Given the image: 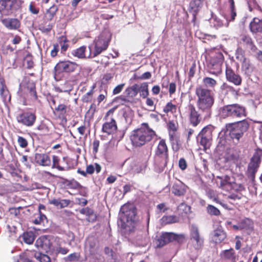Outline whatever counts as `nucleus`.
<instances>
[{
    "label": "nucleus",
    "mask_w": 262,
    "mask_h": 262,
    "mask_svg": "<svg viewBox=\"0 0 262 262\" xmlns=\"http://www.w3.org/2000/svg\"><path fill=\"white\" fill-rule=\"evenodd\" d=\"M249 127L246 120L234 123H227L223 128L219 137L218 147L226 149L227 157L229 160L237 161L239 151L231 148V144L237 145L242 142L244 134Z\"/></svg>",
    "instance_id": "f257e3e1"
},
{
    "label": "nucleus",
    "mask_w": 262,
    "mask_h": 262,
    "mask_svg": "<svg viewBox=\"0 0 262 262\" xmlns=\"http://www.w3.org/2000/svg\"><path fill=\"white\" fill-rule=\"evenodd\" d=\"M119 215V226L125 230V233L133 232L134 231L135 224L138 220L137 209L135 206L130 203L124 204L120 208Z\"/></svg>",
    "instance_id": "f03ea898"
},
{
    "label": "nucleus",
    "mask_w": 262,
    "mask_h": 262,
    "mask_svg": "<svg viewBox=\"0 0 262 262\" xmlns=\"http://www.w3.org/2000/svg\"><path fill=\"white\" fill-rule=\"evenodd\" d=\"M195 95L198 98L197 108H199L205 114H207L208 112L212 113V107L214 102L213 92L200 85L196 88Z\"/></svg>",
    "instance_id": "7ed1b4c3"
},
{
    "label": "nucleus",
    "mask_w": 262,
    "mask_h": 262,
    "mask_svg": "<svg viewBox=\"0 0 262 262\" xmlns=\"http://www.w3.org/2000/svg\"><path fill=\"white\" fill-rule=\"evenodd\" d=\"M155 135V132L149 127L147 123H143L142 127L133 132L130 140L134 146L140 147L151 141Z\"/></svg>",
    "instance_id": "20e7f679"
},
{
    "label": "nucleus",
    "mask_w": 262,
    "mask_h": 262,
    "mask_svg": "<svg viewBox=\"0 0 262 262\" xmlns=\"http://www.w3.org/2000/svg\"><path fill=\"white\" fill-rule=\"evenodd\" d=\"M169 160L168 149L165 140L159 141L155 154V165L159 172L162 171L167 166Z\"/></svg>",
    "instance_id": "39448f33"
},
{
    "label": "nucleus",
    "mask_w": 262,
    "mask_h": 262,
    "mask_svg": "<svg viewBox=\"0 0 262 262\" xmlns=\"http://www.w3.org/2000/svg\"><path fill=\"white\" fill-rule=\"evenodd\" d=\"M110 40L108 34L103 33L100 34L97 38L94 40L95 51L92 52V47L89 46V54L88 57L93 58L100 54L103 51H105L108 46Z\"/></svg>",
    "instance_id": "423d86ee"
},
{
    "label": "nucleus",
    "mask_w": 262,
    "mask_h": 262,
    "mask_svg": "<svg viewBox=\"0 0 262 262\" xmlns=\"http://www.w3.org/2000/svg\"><path fill=\"white\" fill-rule=\"evenodd\" d=\"M198 111L196 110L194 105L192 103H189L187 106L188 118L190 123L193 126H196L202 120L208 119L211 116L209 112L207 114L204 113L199 108Z\"/></svg>",
    "instance_id": "0eeeda50"
},
{
    "label": "nucleus",
    "mask_w": 262,
    "mask_h": 262,
    "mask_svg": "<svg viewBox=\"0 0 262 262\" xmlns=\"http://www.w3.org/2000/svg\"><path fill=\"white\" fill-rule=\"evenodd\" d=\"M21 0H0V13L3 15H10L20 9Z\"/></svg>",
    "instance_id": "6e6552de"
},
{
    "label": "nucleus",
    "mask_w": 262,
    "mask_h": 262,
    "mask_svg": "<svg viewBox=\"0 0 262 262\" xmlns=\"http://www.w3.org/2000/svg\"><path fill=\"white\" fill-rule=\"evenodd\" d=\"M115 108H111L106 114L104 119L105 122L102 125V132L108 135L114 134L117 129V125L115 119L112 117L109 118L110 115H113Z\"/></svg>",
    "instance_id": "1a4fd4ad"
},
{
    "label": "nucleus",
    "mask_w": 262,
    "mask_h": 262,
    "mask_svg": "<svg viewBox=\"0 0 262 262\" xmlns=\"http://www.w3.org/2000/svg\"><path fill=\"white\" fill-rule=\"evenodd\" d=\"M78 64L74 62L69 60L60 61L58 62L54 67V77L56 79V76L62 73H71L75 71Z\"/></svg>",
    "instance_id": "9d476101"
},
{
    "label": "nucleus",
    "mask_w": 262,
    "mask_h": 262,
    "mask_svg": "<svg viewBox=\"0 0 262 262\" xmlns=\"http://www.w3.org/2000/svg\"><path fill=\"white\" fill-rule=\"evenodd\" d=\"M21 91H24L23 97L28 98L33 100L37 99V93L35 89V84L32 81L25 80L20 84Z\"/></svg>",
    "instance_id": "9b49d317"
},
{
    "label": "nucleus",
    "mask_w": 262,
    "mask_h": 262,
    "mask_svg": "<svg viewBox=\"0 0 262 262\" xmlns=\"http://www.w3.org/2000/svg\"><path fill=\"white\" fill-rule=\"evenodd\" d=\"M181 237V235L172 232L163 233L155 238L156 247L161 248L174 241H179Z\"/></svg>",
    "instance_id": "f8f14e48"
},
{
    "label": "nucleus",
    "mask_w": 262,
    "mask_h": 262,
    "mask_svg": "<svg viewBox=\"0 0 262 262\" xmlns=\"http://www.w3.org/2000/svg\"><path fill=\"white\" fill-rule=\"evenodd\" d=\"M212 130L210 127L206 126L202 129L198 136V141L205 148H209L212 140Z\"/></svg>",
    "instance_id": "ddd939ff"
},
{
    "label": "nucleus",
    "mask_w": 262,
    "mask_h": 262,
    "mask_svg": "<svg viewBox=\"0 0 262 262\" xmlns=\"http://www.w3.org/2000/svg\"><path fill=\"white\" fill-rule=\"evenodd\" d=\"M190 239L194 248L200 249L204 243V239L201 236L198 227L195 225H192L190 228Z\"/></svg>",
    "instance_id": "4468645a"
},
{
    "label": "nucleus",
    "mask_w": 262,
    "mask_h": 262,
    "mask_svg": "<svg viewBox=\"0 0 262 262\" xmlns=\"http://www.w3.org/2000/svg\"><path fill=\"white\" fill-rule=\"evenodd\" d=\"M36 118V117L34 114L30 112H24L17 116L16 120L19 123L30 127L34 124Z\"/></svg>",
    "instance_id": "2eb2a0df"
},
{
    "label": "nucleus",
    "mask_w": 262,
    "mask_h": 262,
    "mask_svg": "<svg viewBox=\"0 0 262 262\" xmlns=\"http://www.w3.org/2000/svg\"><path fill=\"white\" fill-rule=\"evenodd\" d=\"M260 162V156L257 152H256L252 157L248 167V174L251 178H254L255 177Z\"/></svg>",
    "instance_id": "dca6fc26"
},
{
    "label": "nucleus",
    "mask_w": 262,
    "mask_h": 262,
    "mask_svg": "<svg viewBox=\"0 0 262 262\" xmlns=\"http://www.w3.org/2000/svg\"><path fill=\"white\" fill-rule=\"evenodd\" d=\"M226 76L228 81L233 83L236 85L241 84L242 79L241 76L236 73L230 68H227L226 70Z\"/></svg>",
    "instance_id": "f3484780"
},
{
    "label": "nucleus",
    "mask_w": 262,
    "mask_h": 262,
    "mask_svg": "<svg viewBox=\"0 0 262 262\" xmlns=\"http://www.w3.org/2000/svg\"><path fill=\"white\" fill-rule=\"evenodd\" d=\"M217 178L219 180V181L216 182L219 188L226 191L231 190V182L233 180L232 177L226 175L223 177H217Z\"/></svg>",
    "instance_id": "a211bd4d"
},
{
    "label": "nucleus",
    "mask_w": 262,
    "mask_h": 262,
    "mask_svg": "<svg viewBox=\"0 0 262 262\" xmlns=\"http://www.w3.org/2000/svg\"><path fill=\"white\" fill-rule=\"evenodd\" d=\"M187 187L182 182H175L171 187V192L176 196L184 195L186 192Z\"/></svg>",
    "instance_id": "6ab92c4d"
},
{
    "label": "nucleus",
    "mask_w": 262,
    "mask_h": 262,
    "mask_svg": "<svg viewBox=\"0 0 262 262\" xmlns=\"http://www.w3.org/2000/svg\"><path fill=\"white\" fill-rule=\"evenodd\" d=\"M204 0H191L189 3V11L193 15V19L196 18V15L201 9Z\"/></svg>",
    "instance_id": "aec40b11"
},
{
    "label": "nucleus",
    "mask_w": 262,
    "mask_h": 262,
    "mask_svg": "<svg viewBox=\"0 0 262 262\" xmlns=\"http://www.w3.org/2000/svg\"><path fill=\"white\" fill-rule=\"evenodd\" d=\"M35 246L38 248L47 251L50 249L51 243L48 236L42 235L36 240Z\"/></svg>",
    "instance_id": "412c9836"
},
{
    "label": "nucleus",
    "mask_w": 262,
    "mask_h": 262,
    "mask_svg": "<svg viewBox=\"0 0 262 262\" xmlns=\"http://www.w3.org/2000/svg\"><path fill=\"white\" fill-rule=\"evenodd\" d=\"M35 161L39 165L49 166L51 165V160L47 154L36 153L35 154Z\"/></svg>",
    "instance_id": "4be33fe9"
},
{
    "label": "nucleus",
    "mask_w": 262,
    "mask_h": 262,
    "mask_svg": "<svg viewBox=\"0 0 262 262\" xmlns=\"http://www.w3.org/2000/svg\"><path fill=\"white\" fill-rule=\"evenodd\" d=\"M249 27L252 33H262V20L257 17L254 18Z\"/></svg>",
    "instance_id": "5701e85b"
},
{
    "label": "nucleus",
    "mask_w": 262,
    "mask_h": 262,
    "mask_svg": "<svg viewBox=\"0 0 262 262\" xmlns=\"http://www.w3.org/2000/svg\"><path fill=\"white\" fill-rule=\"evenodd\" d=\"M226 238V233L221 228H217L214 230L212 234V239L216 243H220Z\"/></svg>",
    "instance_id": "b1692460"
},
{
    "label": "nucleus",
    "mask_w": 262,
    "mask_h": 262,
    "mask_svg": "<svg viewBox=\"0 0 262 262\" xmlns=\"http://www.w3.org/2000/svg\"><path fill=\"white\" fill-rule=\"evenodd\" d=\"M246 116V110L245 108L238 104H232V118L235 117H242Z\"/></svg>",
    "instance_id": "393cba45"
},
{
    "label": "nucleus",
    "mask_w": 262,
    "mask_h": 262,
    "mask_svg": "<svg viewBox=\"0 0 262 262\" xmlns=\"http://www.w3.org/2000/svg\"><path fill=\"white\" fill-rule=\"evenodd\" d=\"M220 256L221 258L224 260H228L231 262H235V254L232 248L223 251L221 253Z\"/></svg>",
    "instance_id": "a878e982"
},
{
    "label": "nucleus",
    "mask_w": 262,
    "mask_h": 262,
    "mask_svg": "<svg viewBox=\"0 0 262 262\" xmlns=\"http://www.w3.org/2000/svg\"><path fill=\"white\" fill-rule=\"evenodd\" d=\"M4 25L10 29H16L20 26V23L17 19L10 18L3 21Z\"/></svg>",
    "instance_id": "bb28decb"
},
{
    "label": "nucleus",
    "mask_w": 262,
    "mask_h": 262,
    "mask_svg": "<svg viewBox=\"0 0 262 262\" xmlns=\"http://www.w3.org/2000/svg\"><path fill=\"white\" fill-rule=\"evenodd\" d=\"M220 113L223 118H232V104L225 105L221 107Z\"/></svg>",
    "instance_id": "cd10ccee"
},
{
    "label": "nucleus",
    "mask_w": 262,
    "mask_h": 262,
    "mask_svg": "<svg viewBox=\"0 0 262 262\" xmlns=\"http://www.w3.org/2000/svg\"><path fill=\"white\" fill-rule=\"evenodd\" d=\"M139 91V86L137 84H134L131 86L127 88L125 91L126 97L134 98L137 96Z\"/></svg>",
    "instance_id": "c85d7f7f"
},
{
    "label": "nucleus",
    "mask_w": 262,
    "mask_h": 262,
    "mask_svg": "<svg viewBox=\"0 0 262 262\" xmlns=\"http://www.w3.org/2000/svg\"><path fill=\"white\" fill-rule=\"evenodd\" d=\"M70 203L69 200H61V199H55L49 201V203L52 204L57 207L60 208H64L68 206Z\"/></svg>",
    "instance_id": "c756f323"
},
{
    "label": "nucleus",
    "mask_w": 262,
    "mask_h": 262,
    "mask_svg": "<svg viewBox=\"0 0 262 262\" xmlns=\"http://www.w3.org/2000/svg\"><path fill=\"white\" fill-rule=\"evenodd\" d=\"M223 61V55L221 52H217L213 56L211 57V59L209 61L208 63L214 64H217L220 63V66H222Z\"/></svg>",
    "instance_id": "7c9ffc66"
},
{
    "label": "nucleus",
    "mask_w": 262,
    "mask_h": 262,
    "mask_svg": "<svg viewBox=\"0 0 262 262\" xmlns=\"http://www.w3.org/2000/svg\"><path fill=\"white\" fill-rule=\"evenodd\" d=\"M170 141L171 143L172 148L174 151H177L180 148L179 140L176 136L174 133H169Z\"/></svg>",
    "instance_id": "2f4dec72"
},
{
    "label": "nucleus",
    "mask_w": 262,
    "mask_h": 262,
    "mask_svg": "<svg viewBox=\"0 0 262 262\" xmlns=\"http://www.w3.org/2000/svg\"><path fill=\"white\" fill-rule=\"evenodd\" d=\"M21 237L25 243L31 245L34 241L35 235L34 232L29 231L24 232Z\"/></svg>",
    "instance_id": "473e14b6"
},
{
    "label": "nucleus",
    "mask_w": 262,
    "mask_h": 262,
    "mask_svg": "<svg viewBox=\"0 0 262 262\" xmlns=\"http://www.w3.org/2000/svg\"><path fill=\"white\" fill-rule=\"evenodd\" d=\"M207 67L209 69L210 73L215 75H218L222 72V66H220V63L219 64H207Z\"/></svg>",
    "instance_id": "72a5a7b5"
},
{
    "label": "nucleus",
    "mask_w": 262,
    "mask_h": 262,
    "mask_svg": "<svg viewBox=\"0 0 262 262\" xmlns=\"http://www.w3.org/2000/svg\"><path fill=\"white\" fill-rule=\"evenodd\" d=\"M242 62V68L246 72L251 73L253 71L254 67L248 58L245 59Z\"/></svg>",
    "instance_id": "f704fd0d"
},
{
    "label": "nucleus",
    "mask_w": 262,
    "mask_h": 262,
    "mask_svg": "<svg viewBox=\"0 0 262 262\" xmlns=\"http://www.w3.org/2000/svg\"><path fill=\"white\" fill-rule=\"evenodd\" d=\"M191 208L184 203H181L178 207V211L179 214L186 215L190 212Z\"/></svg>",
    "instance_id": "c9c22d12"
},
{
    "label": "nucleus",
    "mask_w": 262,
    "mask_h": 262,
    "mask_svg": "<svg viewBox=\"0 0 262 262\" xmlns=\"http://www.w3.org/2000/svg\"><path fill=\"white\" fill-rule=\"evenodd\" d=\"M86 50V47L82 46L76 50L72 51V55L78 58H84L86 57L85 52Z\"/></svg>",
    "instance_id": "e433bc0d"
},
{
    "label": "nucleus",
    "mask_w": 262,
    "mask_h": 262,
    "mask_svg": "<svg viewBox=\"0 0 262 262\" xmlns=\"http://www.w3.org/2000/svg\"><path fill=\"white\" fill-rule=\"evenodd\" d=\"M203 83L204 86H206L205 88H213L217 83L215 79L208 77H206L203 78Z\"/></svg>",
    "instance_id": "4c0bfd02"
},
{
    "label": "nucleus",
    "mask_w": 262,
    "mask_h": 262,
    "mask_svg": "<svg viewBox=\"0 0 262 262\" xmlns=\"http://www.w3.org/2000/svg\"><path fill=\"white\" fill-rule=\"evenodd\" d=\"M179 220V217L176 215L164 216L161 219L162 222L165 224L177 223Z\"/></svg>",
    "instance_id": "58836bf2"
},
{
    "label": "nucleus",
    "mask_w": 262,
    "mask_h": 262,
    "mask_svg": "<svg viewBox=\"0 0 262 262\" xmlns=\"http://www.w3.org/2000/svg\"><path fill=\"white\" fill-rule=\"evenodd\" d=\"M140 96L143 98H146L149 95L148 85L147 82L142 83L139 87Z\"/></svg>",
    "instance_id": "ea45409f"
},
{
    "label": "nucleus",
    "mask_w": 262,
    "mask_h": 262,
    "mask_svg": "<svg viewBox=\"0 0 262 262\" xmlns=\"http://www.w3.org/2000/svg\"><path fill=\"white\" fill-rule=\"evenodd\" d=\"M242 229H249L252 227L253 223L251 220L246 218L239 223Z\"/></svg>",
    "instance_id": "a19ab883"
},
{
    "label": "nucleus",
    "mask_w": 262,
    "mask_h": 262,
    "mask_svg": "<svg viewBox=\"0 0 262 262\" xmlns=\"http://www.w3.org/2000/svg\"><path fill=\"white\" fill-rule=\"evenodd\" d=\"M79 258L80 254L77 252H74L65 257L63 259L66 262H76L79 261Z\"/></svg>",
    "instance_id": "79ce46f5"
},
{
    "label": "nucleus",
    "mask_w": 262,
    "mask_h": 262,
    "mask_svg": "<svg viewBox=\"0 0 262 262\" xmlns=\"http://www.w3.org/2000/svg\"><path fill=\"white\" fill-rule=\"evenodd\" d=\"M59 161H60V159L58 156H55V155L53 156V157H52L53 164H52V167L53 168H57L58 170H59L60 171L65 170V169L64 167L60 166L59 165Z\"/></svg>",
    "instance_id": "37998d69"
},
{
    "label": "nucleus",
    "mask_w": 262,
    "mask_h": 262,
    "mask_svg": "<svg viewBox=\"0 0 262 262\" xmlns=\"http://www.w3.org/2000/svg\"><path fill=\"white\" fill-rule=\"evenodd\" d=\"M177 111V106L173 104L171 102H168L163 108V111L165 113L171 112L172 113H176Z\"/></svg>",
    "instance_id": "c03bdc74"
},
{
    "label": "nucleus",
    "mask_w": 262,
    "mask_h": 262,
    "mask_svg": "<svg viewBox=\"0 0 262 262\" xmlns=\"http://www.w3.org/2000/svg\"><path fill=\"white\" fill-rule=\"evenodd\" d=\"M95 88V85L94 84L92 86L91 90L83 96L82 98L83 102H88L91 101L94 93L93 90Z\"/></svg>",
    "instance_id": "a18cd8bd"
},
{
    "label": "nucleus",
    "mask_w": 262,
    "mask_h": 262,
    "mask_svg": "<svg viewBox=\"0 0 262 262\" xmlns=\"http://www.w3.org/2000/svg\"><path fill=\"white\" fill-rule=\"evenodd\" d=\"M207 212L211 215L217 216L220 214V210L211 205H208L207 207Z\"/></svg>",
    "instance_id": "49530a36"
},
{
    "label": "nucleus",
    "mask_w": 262,
    "mask_h": 262,
    "mask_svg": "<svg viewBox=\"0 0 262 262\" xmlns=\"http://www.w3.org/2000/svg\"><path fill=\"white\" fill-rule=\"evenodd\" d=\"M57 11L58 8L56 5H53L51 6L47 11V14L48 15V18L50 20L52 19Z\"/></svg>",
    "instance_id": "de8ad7c7"
},
{
    "label": "nucleus",
    "mask_w": 262,
    "mask_h": 262,
    "mask_svg": "<svg viewBox=\"0 0 262 262\" xmlns=\"http://www.w3.org/2000/svg\"><path fill=\"white\" fill-rule=\"evenodd\" d=\"M245 189L244 186L242 184H237L234 181V179L231 182V190H233L236 191H241Z\"/></svg>",
    "instance_id": "09e8293b"
},
{
    "label": "nucleus",
    "mask_w": 262,
    "mask_h": 262,
    "mask_svg": "<svg viewBox=\"0 0 262 262\" xmlns=\"http://www.w3.org/2000/svg\"><path fill=\"white\" fill-rule=\"evenodd\" d=\"M236 58L240 61H243L246 58L245 56V52L241 48H238L235 53Z\"/></svg>",
    "instance_id": "8fccbe9b"
},
{
    "label": "nucleus",
    "mask_w": 262,
    "mask_h": 262,
    "mask_svg": "<svg viewBox=\"0 0 262 262\" xmlns=\"http://www.w3.org/2000/svg\"><path fill=\"white\" fill-rule=\"evenodd\" d=\"M230 9V17L227 18L226 19V22L225 24V26L226 27H228L229 23V21H233L235 19V18L236 16V13L235 11V8L233 9Z\"/></svg>",
    "instance_id": "3c124183"
},
{
    "label": "nucleus",
    "mask_w": 262,
    "mask_h": 262,
    "mask_svg": "<svg viewBox=\"0 0 262 262\" xmlns=\"http://www.w3.org/2000/svg\"><path fill=\"white\" fill-rule=\"evenodd\" d=\"M36 258L40 262H51L50 257L45 254L40 253L39 255L36 257Z\"/></svg>",
    "instance_id": "603ef678"
},
{
    "label": "nucleus",
    "mask_w": 262,
    "mask_h": 262,
    "mask_svg": "<svg viewBox=\"0 0 262 262\" xmlns=\"http://www.w3.org/2000/svg\"><path fill=\"white\" fill-rule=\"evenodd\" d=\"M47 220L46 216L45 215H44L43 214L41 213V212L39 211V214L38 218L34 220V221H33V223L36 225L40 224L42 223H43L44 220Z\"/></svg>",
    "instance_id": "864d4df0"
},
{
    "label": "nucleus",
    "mask_w": 262,
    "mask_h": 262,
    "mask_svg": "<svg viewBox=\"0 0 262 262\" xmlns=\"http://www.w3.org/2000/svg\"><path fill=\"white\" fill-rule=\"evenodd\" d=\"M17 142L19 145L22 148H26L28 146V141L23 137L19 136Z\"/></svg>",
    "instance_id": "5fc2aeb1"
},
{
    "label": "nucleus",
    "mask_w": 262,
    "mask_h": 262,
    "mask_svg": "<svg viewBox=\"0 0 262 262\" xmlns=\"http://www.w3.org/2000/svg\"><path fill=\"white\" fill-rule=\"evenodd\" d=\"M113 75L111 73H106L104 75L102 80L101 83L102 84H106L111 79L113 78Z\"/></svg>",
    "instance_id": "6e6d98bb"
},
{
    "label": "nucleus",
    "mask_w": 262,
    "mask_h": 262,
    "mask_svg": "<svg viewBox=\"0 0 262 262\" xmlns=\"http://www.w3.org/2000/svg\"><path fill=\"white\" fill-rule=\"evenodd\" d=\"M67 106L63 104H59L57 107H56L55 109L58 112H59L61 114H66L67 112Z\"/></svg>",
    "instance_id": "4d7b16f0"
},
{
    "label": "nucleus",
    "mask_w": 262,
    "mask_h": 262,
    "mask_svg": "<svg viewBox=\"0 0 262 262\" xmlns=\"http://www.w3.org/2000/svg\"><path fill=\"white\" fill-rule=\"evenodd\" d=\"M212 19L214 22V26L216 27H221L224 25L223 23L221 20L220 18H218L216 16H212Z\"/></svg>",
    "instance_id": "13d9d810"
},
{
    "label": "nucleus",
    "mask_w": 262,
    "mask_h": 262,
    "mask_svg": "<svg viewBox=\"0 0 262 262\" xmlns=\"http://www.w3.org/2000/svg\"><path fill=\"white\" fill-rule=\"evenodd\" d=\"M247 4L248 5V8L250 11H252V10L256 8L257 6L256 0H247Z\"/></svg>",
    "instance_id": "bf43d9fd"
},
{
    "label": "nucleus",
    "mask_w": 262,
    "mask_h": 262,
    "mask_svg": "<svg viewBox=\"0 0 262 262\" xmlns=\"http://www.w3.org/2000/svg\"><path fill=\"white\" fill-rule=\"evenodd\" d=\"M242 40L246 45H249L250 46H253V42L250 37L246 35L243 36Z\"/></svg>",
    "instance_id": "052dcab7"
},
{
    "label": "nucleus",
    "mask_w": 262,
    "mask_h": 262,
    "mask_svg": "<svg viewBox=\"0 0 262 262\" xmlns=\"http://www.w3.org/2000/svg\"><path fill=\"white\" fill-rule=\"evenodd\" d=\"M124 85H125V84L122 83V84H119L116 87H115L114 88V89L113 90V94L116 95V94L120 93L121 92V91L123 90Z\"/></svg>",
    "instance_id": "680f3d73"
},
{
    "label": "nucleus",
    "mask_w": 262,
    "mask_h": 262,
    "mask_svg": "<svg viewBox=\"0 0 262 262\" xmlns=\"http://www.w3.org/2000/svg\"><path fill=\"white\" fill-rule=\"evenodd\" d=\"M107 95V91L106 89H105L103 91L102 93L100 94L98 97H97V101L98 103H100L102 102L106 97Z\"/></svg>",
    "instance_id": "e2e57ef3"
},
{
    "label": "nucleus",
    "mask_w": 262,
    "mask_h": 262,
    "mask_svg": "<svg viewBox=\"0 0 262 262\" xmlns=\"http://www.w3.org/2000/svg\"><path fill=\"white\" fill-rule=\"evenodd\" d=\"M116 100L118 102L121 103L122 104H124L125 103L129 102V100H128L125 96L121 95L116 98Z\"/></svg>",
    "instance_id": "0e129e2a"
},
{
    "label": "nucleus",
    "mask_w": 262,
    "mask_h": 262,
    "mask_svg": "<svg viewBox=\"0 0 262 262\" xmlns=\"http://www.w3.org/2000/svg\"><path fill=\"white\" fill-rule=\"evenodd\" d=\"M179 166L182 170H185L187 168V163L184 158H181L179 161Z\"/></svg>",
    "instance_id": "69168bd1"
},
{
    "label": "nucleus",
    "mask_w": 262,
    "mask_h": 262,
    "mask_svg": "<svg viewBox=\"0 0 262 262\" xmlns=\"http://www.w3.org/2000/svg\"><path fill=\"white\" fill-rule=\"evenodd\" d=\"M56 251L58 253L61 254L62 255H65L69 252V250L67 248H64L60 246L56 248Z\"/></svg>",
    "instance_id": "338daca9"
},
{
    "label": "nucleus",
    "mask_w": 262,
    "mask_h": 262,
    "mask_svg": "<svg viewBox=\"0 0 262 262\" xmlns=\"http://www.w3.org/2000/svg\"><path fill=\"white\" fill-rule=\"evenodd\" d=\"M104 251L105 254L107 255L108 256L111 257L112 258H114V252L112 249L108 247H106L104 248Z\"/></svg>",
    "instance_id": "774afa93"
}]
</instances>
